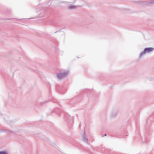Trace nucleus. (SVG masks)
<instances>
[{
    "instance_id": "11",
    "label": "nucleus",
    "mask_w": 154,
    "mask_h": 154,
    "mask_svg": "<svg viewBox=\"0 0 154 154\" xmlns=\"http://www.w3.org/2000/svg\"><path fill=\"white\" fill-rule=\"evenodd\" d=\"M35 66H41V65H40V66H38V65H36Z\"/></svg>"
},
{
    "instance_id": "12",
    "label": "nucleus",
    "mask_w": 154,
    "mask_h": 154,
    "mask_svg": "<svg viewBox=\"0 0 154 154\" xmlns=\"http://www.w3.org/2000/svg\"><path fill=\"white\" fill-rule=\"evenodd\" d=\"M76 0H74V2H74H74H76Z\"/></svg>"
},
{
    "instance_id": "2",
    "label": "nucleus",
    "mask_w": 154,
    "mask_h": 154,
    "mask_svg": "<svg viewBox=\"0 0 154 154\" xmlns=\"http://www.w3.org/2000/svg\"><path fill=\"white\" fill-rule=\"evenodd\" d=\"M154 48L152 47L146 48H145L143 51L141 52L139 55V57L141 58L143 55L146 53H149L153 51Z\"/></svg>"
},
{
    "instance_id": "6",
    "label": "nucleus",
    "mask_w": 154,
    "mask_h": 154,
    "mask_svg": "<svg viewBox=\"0 0 154 154\" xmlns=\"http://www.w3.org/2000/svg\"><path fill=\"white\" fill-rule=\"evenodd\" d=\"M83 140L86 143H88V139L85 137V135H84L82 137Z\"/></svg>"
},
{
    "instance_id": "9",
    "label": "nucleus",
    "mask_w": 154,
    "mask_h": 154,
    "mask_svg": "<svg viewBox=\"0 0 154 154\" xmlns=\"http://www.w3.org/2000/svg\"><path fill=\"white\" fill-rule=\"evenodd\" d=\"M62 30V29H60V30H58V31H56L54 33H57V32H60L61 31V30Z\"/></svg>"
},
{
    "instance_id": "5",
    "label": "nucleus",
    "mask_w": 154,
    "mask_h": 154,
    "mask_svg": "<svg viewBox=\"0 0 154 154\" xmlns=\"http://www.w3.org/2000/svg\"><path fill=\"white\" fill-rule=\"evenodd\" d=\"M78 6L72 5H69L68 7V9L69 10H72L75 9L77 8Z\"/></svg>"
},
{
    "instance_id": "1",
    "label": "nucleus",
    "mask_w": 154,
    "mask_h": 154,
    "mask_svg": "<svg viewBox=\"0 0 154 154\" xmlns=\"http://www.w3.org/2000/svg\"><path fill=\"white\" fill-rule=\"evenodd\" d=\"M69 73L68 71L60 72L57 74V77L58 79L61 80L65 78L67 76Z\"/></svg>"
},
{
    "instance_id": "3",
    "label": "nucleus",
    "mask_w": 154,
    "mask_h": 154,
    "mask_svg": "<svg viewBox=\"0 0 154 154\" xmlns=\"http://www.w3.org/2000/svg\"><path fill=\"white\" fill-rule=\"evenodd\" d=\"M138 2L140 3V5L143 7L145 5H148L149 4H152L154 3V0H152L149 2H140L139 1Z\"/></svg>"
},
{
    "instance_id": "4",
    "label": "nucleus",
    "mask_w": 154,
    "mask_h": 154,
    "mask_svg": "<svg viewBox=\"0 0 154 154\" xmlns=\"http://www.w3.org/2000/svg\"><path fill=\"white\" fill-rule=\"evenodd\" d=\"M118 112L117 111H112L111 112L110 116L112 118H115Z\"/></svg>"
},
{
    "instance_id": "10",
    "label": "nucleus",
    "mask_w": 154,
    "mask_h": 154,
    "mask_svg": "<svg viewBox=\"0 0 154 154\" xmlns=\"http://www.w3.org/2000/svg\"><path fill=\"white\" fill-rule=\"evenodd\" d=\"M106 136V134H104L103 135H102V136L103 137V136Z\"/></svg>"
},
{
    "instance_id": "8",
    "label": "nucleus",
    "mask_w": 154,
    "mask_h": 154,
    "mask_svg": "<svg viewBox=\"0 0 154 154\" xmlns=\"http://www.w3.org/2000/svg\"><path fill=\"white\" fill-rule=\"evenodd\" d=\"M5 132H6V133H13V132L12 131H11L10 130H6L5 131Z\"/></svg>"
},
{
    "instance_id": "7",
    "label": "nucleus",
    "mask_w": 154,
    "mask_h": 154,
    "mask_svg": "<svg viewBox=\"0 0 154 154\" xmlns=\"http://www.w3.org/2000/svg\"><path fill=\"white\" fill-rule=\"evenodd\" d=\"M0 154H8V152L5 151H0Z\"/></svg>"
}]
</instances>
